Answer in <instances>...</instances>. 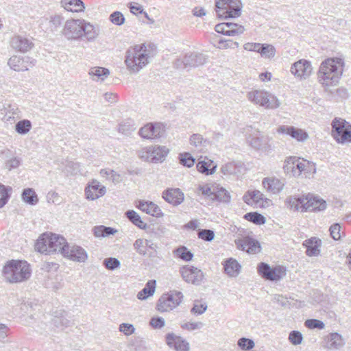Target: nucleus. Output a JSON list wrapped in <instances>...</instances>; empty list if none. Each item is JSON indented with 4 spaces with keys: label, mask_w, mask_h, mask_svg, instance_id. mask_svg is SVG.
<instances>
[{
    "label": "nucleus",
    "mask_w": 351,
    "mask_h": 351,
    "mask_svg": "<svg viewBox=\"0 0 351 351\" xmlns=\"http://www.w3.org/2000/svg\"><path fill=\"white\" fill-rule=\"evenodd\" d=\"M47 200L49 203L60 205L62 203V197L55 191H49L47 195Z\"/></svg>",
    "instance_id": "64"
},
{
    "label": "nucleus",
    "mask_w": 351,
    "mask_h": 351,
    "mask_svg": "<svg viewBox=\"0 0 351 351\" xmlns=\"http://www.w3.org/2000/svg\"><path fill=\"white\" fill-rule=\"evenodd\" d=\"M23 58L17 56H12L8 62L9 66L16 71H25V67L23 66Z\"/></svg>",
    "instance_id": "50"
},
{
    "label": "nucleus",
    "mask_w": 351,
    "mask_h": 351,
    "mask_svg": "<svg viewBox=\"0 0 351 351\" xmlns=\"http://www.w3.org/2000/svg\"><path fill=\"white\" fill-rule=\"evenodd\" d=\"M207 309L206 303H201L199 301H195L194 305L191 308V313L196 315L203 314Z\"/></svg>",
    "instance_id": "63"
},
{
    "label": "nucleus",
    "mask_w": 351,
    "mask_h": 351,
    "mask_svg": "<svg viewBox=\"0 0 351 351\" xmlns=\"http://www.w3.org/2000/svg\"><path fill=\"white\" fill-rule=\"evenodd\" d=\"M258 271L263 278L270 281H278L286 276V269L283 266L271 267L265 263L258 265Z\"/></svg>",
    "instance_id": "10"
},
{
    "label": "nucleus",
    "mask_w": 351,
    "mask_h": 351,
    "mask_svg": "<svg viewBox=\"0 0 351 351\" xmlns=\"http://www.w3.org/2000/svg\"><path fill=\"white\" fill-rule=\"evenodd\" d=\"M184 280L188 283L199 285L204 280V274L201 269L193 266L186 265L180 270Z\"/></svg>",
    "instance_id": "12"
},
{
    "label": "nucleus",
    "mask_w": 351,
    "mask_h": 351,
    "mask_svg": "<svg viewBox=\"0 0 351 351\" xmlns=\"http://www.w3.org/2000/svg\"><path fill=\"white\" fill-rule=\"evenodd\" d=\"M244 202L247 204L254 205L256 207H265L269 206L270 200L258 190L248 191L243 196Z\"/></svg>",
    "instance_id": "21"
},
{
    "label": "nucleus",
    "mask_w": 351,
    "mask_h": 351,
    "mask_svg": "<svg viewBox=\"0 0 351 351\" xmlns=\"http://www.w3.org/2000/svg\"><path fill=\"white\" fill-rule=\"evenodd\" d=\"M202 157L198 160L196 168L197 171L205 175H212L215 172L217 165L210 159L205 157L202 160Z\"/></svg>",
    "instance_id": "32"
},
{
    "label": "nucleus",
    "mask_w": 351,
    "mask_h": 351,
    "mask_svg": "<svg viewBox=\"0 0 351 351\" xmlns=\"http://www.w3.org/2000/svg\"><path fill=\"white\" fill-rule=\"evenodd\" d=\"M3 115L2 120L7 123H13L16 119H19L22 117V112L16 104L5 102L0 110Z\"/></svg>",
    "instance_id": "15"
},
{
    "label": "nucleus",
    "mask_w": 351,
    "mask_h": 351,
    "mask_svg": "<svg viewBox=\"0 0 351 351\" xmlns=\"http://www.w3.org/2000/svg\"><path fill=\"white\" fill-rule=\"evenodd\" d=\"M310 164L308 161L300 158H289L287 160V170L291 169L294 176H300L302 172L308 171Z\"/></svg>",
    "instance_id": "25"
},
{
    "label": "nucleus",
    "mask_w": 351,
    "mask_h": 351,
    "mask_svg": "<svg viewBox=\"0 0 351 351\" xmlns=\"http://www.w3.org/2000/svg\"><path fill=\"white\" fill-rule=\"evenodd\" d=\"M88 74L93 80L104 81L110 75V71L104 67L95 66L90 69Z\"/></svg>",
    "instance_id": "39"
},
{
    "label": "nucleus",
    "mask_w": 351,
    "mask_h": 351,
    "mask_svg": "<svg viewBox=\"0 0 351 351\" xmlns=\"http://www.w3.org/2000/svg\"><path fill=\"white\" fill-rule=\"evenodd\" d=\"M215 188V185H201L198 187V191L201 192L202 195L213 200Z\"/></svg>",
    "instance_id": "57"
},
{
    "label": "nucleus",
    "mask_w": 351,
    "mask_h": 351,
    "mask_svg": "<svg viewBox=\"0 0 351 351\" xmlns=\"http://www.w3.org/2000/svg\"><path fill=\"white\" fill-rule=\"evenodd\" d=\"M10 43L14 50L21 53H26L34 46L32 39L22 35H14L12 37Z\"/></svg>",
    "instance_id": "18"
},
{
    "label": "nucleus",
    "mask_w": 351,
    "mask_h": 351,
    "mask_svg": "<svg viewBox=\"0 0 351 351\" xmlns=\"http://www.w3.org/2000/svg\"><path fill=\"white\" fill-rule=\"evenodd\" d=\"M32 271L29 265L25 261L11 260L3 269L5 280L10 283L22 282L28 280Z\"/></svg>",
    "instance_id": "3"
},
{
    "label": "nucleus",
    "mask_w": 351,
    "mask_h": 351,
    "mask_svg": "<svg viewBox=\"0 0 351 351\" xmlns=\"http://www.w3.org/2000/svg\"><path fill=\"white\" fill-rule=\"evenodd\" d=\"M120 264V261L116 258H108L104 261V265L110 270H114L119 267Z\"/></svg>",
    "instance_id": "61"
},
{
    "label": "nucleus",
    "mask_w": 351,
    "mask_h": 351,
    "mask_svg": "<svg viewBox=\"0 0 351 351\" xmlns=\"http://www.w3.org/2000/svg\"><path fill=\"white\" fill-rule=\"evenodd\" d=\"M303 245L306 248V254L308 256H317L320 254L322 241L316 237H311L304 241Z\"/></svg>",
    "instance_id": "31"
},
{
    "label": "nucleus",
    "mask_w": 351,
    "mask_h": 351,
    "mask_svg": "<svg viewBox=\"0 0 351 351\" xmlns=\"http://www.w3.org/2000/svg\"><path fill=\"white\" fill-rule=\"evenodd\" d=\"M156 47L153 43L136 45L125 52V64L131 73H138L155 56Z\"/></svg>",
    "instance_id": "1"
},
{
    "label": "nucleus",
    "mask_w": 351,
    "mask_h": 351,
    "mask_svg": "<svg viewBox=\"0 0 351 351\" xmlns=\"http://www.w3.org/2000/svg\"><path fill=\"white\" fill-rule=\"evenodd\" d=\"M156 280H150L146 284L145 287L138 293L137 298L140 300H144L153 295L156 289Z\"/></svg>",
    "instance_id": "40"
},
{
    "label": "nucleus",
    "mask_w": 351,
    "mask_h": 351,
    "mask_svg": "<svg viewBox=\"0 0 351 351\" xmlns=\"http://www.w3.org/2000/svg\"><path fill=\"white\" fill-rule=\"evenodd\" d=\"M137 206L143 212L156 217L162 215L159 206L152 202L139 201Z\"/></svg>",
    "instance_id": "33"
},
{
    "label": "nucleus",
    "mask_w": 351,
    "mask_h": 351,
    "mask_svg": "<svg viewBox=\"0 0 351 351\" xmlns=\"http://www.w3.org/2000/svg\"><path fill=\"white\" fill-rule=\"evenodd\" d=\"M165 127L160 123H147L142 127L139 131V135L146 139H155L162 136L165 134Z\"/></svg>",
    "instance_id": "14"
},
{
    "label": "nucleus",
    "mask_w": 351,
    "mask_h": 351,
    "mask_svg": "<svg viewBox=\"0 0 351 351\" xmlns=\"http://www.w3.org/2000/svg\"><path fill=\"white\" fill-rule=\"evenodd\" d=\"M234 242L238 249L248 253H255L260 248L259 243L249 237L235 239Z\"/></svg>",
    "instance_id": "27"
},
{
    "label": "nucleus",
    "mask_w": 351,
    "mask_h": 351,
    "mask_svg": "<svg viewBox=\"0 0 351 351\" xmlns=\"http://www.w3.org/2000/svg\"><path fill=\"white\" fill-rule=\"evenodd\" d=\"M190 145L199 148L206 145V140L200 134H193L189 138Z\"/></svg>",
    "instance_id": "53"
},
{
    "label": "nucleus",
    "mask_w": 351,
    "mask_h": 351,
    "mask_svg": "<svg viewBox=\"0 0 351 351\" xmlns=\"http://www.w3.org/2000/svg\"><path fill=\"white\" fill-rule=\"evenodd\" d=\"M0 157L4 160V169L9 171L18 168L22 162L21 158L16 156L15 153L9 149L1 150Z\"/></svg>",
    "instance_id": "20"
},
{
    "label": "nucleus",
    "mask_w": 351,
    "mask_h": 351,
    "mask_svg": "<svg viewBox=\"0 0 351 351\" xmlns=\"http://www.w3.org/2000/svg\"><path fill=\"white\" fill-rule=\"evenodd\" d=\"M247 98L254 104L262 106L265 109H276L280 105V102L276 97L263 90H254L247 93Z\"/></svg>",
    "instance_id": "4"
},
{
    "label": "nucleus",
    "mask_w": 351,
    "mask_h": 351,
    "mask_svg": "<svg viewBox=\"0 0 351 351\" xmlns=\"http://www.w3.org/2000/svg\"><path fill=\"white\" fill-rule=\"evenodd\" d=\"M178 159L182 166L189 168L193 167L195 162V159L189 152L180 153Z\"/></svg>",
    "instance_id": "51"
},
{
    "label": "nucleus",
    "mask_w": 351,
    "mask_h": 351,
    "mask_svg": "<svg viewBox=\"0 0 351 351\" xmlns=\"http://www.w3.org/2000/svg\"><path fill=\"white\" fill-rule=\"evenodd\" d=\"M271 138L264 135L260 131H256L252 135H250L247 139L250 145L255 149L267 152L271 149Z\"/></svg>",
    "instance_id": "13"
},
{
    "label": "nucleus",
    "mask_w": 351,
    "mask_h": 351,
    "mask_svg": "<svg viewBox=\"0 0 351 351\" xmlns=\"http://www.w3.org/2000/svg\"><path fill=\"white\" fill-rule=\"evenodd\" d=\"M169 149L165 146H150L145 147L138 151V156L145 161L152 162H162Z\"/></svg>",
    "instance_id": "8"
},
{
    "label": "nucleus",
    "mask_w": 351,
    "mask_h": 351,
    "mask_svg": "<svg viewBox=\"0 0 351 351\" xmlns=\"http://www.w3.org/2000/svg\"><path fill=\"white\" fill-rule=\"evenodd\" d=\"M93 234L96 237H106L114 234L117 230L111 227L105 226H97L93 229Z\"/></svg>",
    "instance_id": "43"
},
{
    "label": "nucleus",
    "mask_w": 351,
    "mask_h": 351,
    "mask_svg": "<svg viewBox=\"0 0 351 351\" xmlns=\"http://www.w3.org/2000/svg\"><path fill=\"white\" fill-rule=\"evenodd\" d=\"M136 126L132 120H126L119 125L118 131L124 135H130L135 130Z\"/></svg>",
    "instance_id": "49"
},
{
    "label": "nucleus",
    "mask_w": 351,
    "mask_h": 351,
    "mask_svg": "<svg viewBox=\"0 0 351 351\" xmlns=\"http://www.w3.org/2000/svg\"><path fill=\"white\" fill-rule=\"evenodd\" d=\"M49 253L58 252L62 255L68 245L66 239L58 234L49 233Z\"/></svg>",
    "instance_id": "24"
},
{
    "label": "nucleus",
    "mask_w": 351,
    "mask_h": 351,
    "mask_svg": "<svg viewBox=\"0 0 351 351\" xmlns=\"http://www.w3.org/2000/svg\"><path fill=\"white\" fill-rule=\"evenodd\" d=\"M237 345L243 350H249L254 347V342L252 339L242 337L238 340Z\"/></svg>",
    "instance_id": "58"
},
{
    "label": "nucleus",
    "mask_w": 351,
    "mask_h": 351,
    "mask_svg": "<svg viewBox=\"0 0 351 351\" xmlns=\"http://www.w3.org/2000/svg\"><path fill=\"white\" fill-rule=\"evenodd\" d=\"M82 23L84 19L67 20L62 29L63 36L69 40H82Z\"/></svg>",
    "instance_id": "11"
},
{
    "label": "nucleus",
    "mask_w": 351,
    "mask_h": 351,
    "mask_svg": "<svg viewBox=\"0 0 351 351\" xmlns=\"http://www.w3.org/2000/svg\"><path fill=\"white\" fill-rule=\"evenodd\" d=\"M241 5L240 0H216L215 11L219 18H234L241 14Z\"/></svg>",
    "instance_id": "6"
},
{
    "label": "nucleus",
    "mask_w": 351,
    "mask_h": 351,
    "mask_svg": "<svg viewBox=\"0 0 351 351\" xmlns=\"http://www.w3.org/2000/svg\"><path fill=\"white\" fill-rule=\"evenodd\" d=\"M164 200L173 206L176 205V189L169 188L162 192Z\"/></svg>",
    "instance_id": "56"
},
{
    "label": "nucleus",
    "mask_w": 351,
    "mask_h": 351,
    "mask_svg": "<svg viewBox=\"0 0 351 351\" xmlns=\"http://www.w3.org/2000/svg\"><path fill=\"white\" fill-rule=\"evenodd\" d=\"M343 60L341 58H328L320 64L317 72L319 82L325 86H336L342 75Z\"/></svg>",
    "instance_id": "2"
},
{
    "label": "nucleus",
    "mask_w": 351,
    "mask_h": 351,
    "mask_svg": "<svg viewBox=\"0 0 351 351\" xmlns=\"http://www.w3.org/2000/svg\"><path fill=\"white\" fill-rule=\"evenodd\" d=\"M32 128V122L28 119L20 120L15 124V131L21 135L27 134Z\"/></svg>",
    "instance_id": "45"
},
{
    "label": "nucleus",
    "mask_w": 351,
    "mask_h": 351,
    "mask_svg": "<svg viewBox=\"0 0 351 351\" xmlns=\"http://www.w3.org/2000/svg\"><path fill=\"white\" fill-rule=\"evenodd\" d=\"M48 240H49V234H43L36 241L35 250L42 254H49V243H48Z\"/></svg>",
    "instance_id": "38"
},
{
    "label": "nucleus",
    "mask_w": 351,
    "mask_h": 351,
    "mask_svg": "<svg viewBox=\"0 0 351 351\" xmlns=\"http://www.w3.org/2000/svg\"><path fill=\"white\" fill-rule=\"evenodd\" d=\"M277 132L289 135L299 142H304L308 138V134L305 130L291 125H280L277 128Z\"/></svg>",
    "instance_id": "19"
},
{
    "label": "nucleus",
    "mask_w": 351,
    "mask_h": 351,
    "mask_svg": "<svg viewBox=\"0 0 351 351\" xmlns=\"http://www.w3.org/2000/svg\"><path fill=\"white\" fill-rule=\"evenodd\" d=\"M197 236L205 241H211L215 238V232L208 229H200L198 230Z\"/></svg>",
    "instance_id": "59"
},
{
    "label": "nucleus",
    "mask_w": 351,
    "mask_h": 351,
    "mask_svg": "<svg viewBox=\"0 0 351 351\" xmlns=\"http://www.w3.org/2000/svg\"><path fill=\"white\" fill-rule=\"evenodd\" d=\"M290 71L295 77L300 80L306 79L312 73L311 64L306 60H300L291 65Z\"/></svg>",
    "instance_id": "16"
},
{
    "label": "nucleus",
    "mask_w": 351,
    "mask_h": 351,
    "mask_svg": "<svg viewBox=\"0 0 351 351\" xmlns=\"http://www.w3.org/2000/svg\"><path fill=\"white\" fill-rule=\"evenodd\" d=\"M332 136L339 143L351 142V125L341 118H335L332 122Z\"/></svg>",
    "instance_id": "7"
},
{
    "label": "nucleus",
    "mask_w": 351,
    "mask_h": 351,
    "mask_svg": "<svg viewBox=\"0 0 351 351\" xmlns=\"http://www.w3.org/2000/svg\"><path fill=\"white\" fill-rule=\"evenodd\" d=\"M344 344L341 335L337 332L331 333L327 337L326 346L330 350H339Z\"/></svg>",
    "instance_id": "36"
},
{
    "label": "nucleus",
    "mask_w": 351,
    "mask_h": 351,
    "mask_svg": "<svg viewBox=\"0 0 351 351\" xmlns=\"http://www.w3.org/2000/svg\"><path fill=\"white\" fill-rule=\"evenodd\" d=\"M125 215L128 217V219L135 226H138L141 229H145L146 228L147 224L142 221L141 217L134 210H128L125 213Z\"/></svg>",
    "instance_id": "46"
},
{
    "label": "nucleus",
    "mask_w": 351,
    "mask_h": 351,
    "mask_svg": "<svg viewBox=\"0 0 351 351\" xmlns=\"http://www.w3.org/2000/svg\"><path fill=\"white\" fill-rule=\"evenodd\" d=\"M215 189L213 200L223 202H228L230 201V196L229 193L225 189L220 187L219 185H215Z\"/></svg>",
    "instance_id": "47"
},
{
    "label": "nucleus",
    "mask_w": 351,
    "mask_h": 351,
    "mask_svg": "<svg viewBox=\"0 0 351 351\" xmlns=\"http://www.w3.org/2000/svg\"><path fill=\"white\" fill-rule=\"evenodd\" d=\"M242 164L240 162H230L221 167V171L223 175H235L241 173Z\"/></svg>",
    "instance_id": "41"
},
{
    "label": "nucleus",
    "mask_w": 351,
    "mask_h": 351,
    "mask_svg": "<svg viewBox=\"0 0 351 351\" xmlns=\"http://www.w3.org/2000/svg\"><path fill=\"white\" fill-rule=\"evenodd\" d=\"M12 189L0 183V208H3L11 197Z\"/></svg>",
    "instance_id": "48"
},
{
    "label": "nucleus",
    "mask_w": 351,
    "mask_h": 351,
    "mask_svg": "<svg viewBox=\"0 0 351 351\" xmlns=\"http://www.w3.org/2000/svg\"><path fill=\"white\" fill-rule=\"evenodd\" d=\"M215 31L229 36L240 35L245 31L242 25L232 23H223L215 26Z\"/></svg>",
    "instance_id": "23"
},
{
    "label": "nucleus",
    "mask_w": 351,
    "mask_h": 351,
    "mask_svg": "<svg viewBox=\"0 0 351 351\" xmlns=\"http://www.w3.org/2000/svg\"><path fill=\"white\" fill-rule=\"evenodd\" d=\"M82 39L84 38L86 42L95 41L99 35V28L90 22L84 20L82 23Z\"/></svg>",
    "instance_id": "28"
},
{
    "label": "nucleus",
    "mask_w": 351,
    "mask_h": 351,
    "mask_svg": "<svg viewBox=\"0 0 351 351\" xmlns=\"http://www.w3.org/2000/svg\"><path fill=\"white\" fill-rule=\"evenodd\" d=\"M62 256L73 261L84 263L88 258V254L85 250L76 245L68 243Z\"/></svg>",
    "instance_id": "17"
},
{
    "label": "nucleus",
    "mask_w": 351,
    "mask_h": 351,
    "mask_svg": "<svg viewBox=\"0 0 351 351\" xmlns=\"http://www.w3.org/2000/svg\"><path fill=\"white\" fill-rule=\"evenodd\" d=\"M326 202L317 196H306L305 211H321L326 208Z\"/></svg>",
    "instance_id": "29"
},
{
    "label": "nucleus",
    "mask_w": 351,
    "mask_h": 351,
    "mask_svg": "<svg viewBox=\"0 0 351 351\" xmlns=\"http://www.w3.org/2000/svg\"><path fill=\"white\" fill-rule=\"evenodd\" d=\"M48 240H49V234H43L36 241L35 250L42 254H49V243H48Z\"/></svg>",
    "instance_id": "37"
},
{
    "label": "nucleus",
    "mask_w": 351,
    "mask_h": 351,
    "mask_svg": "<svg viewBox=\"0 0 351 351\" xmlns=\"http://www.w3.org/2000/svg\"><path fill=\"white\" fill-rule=\"evenodd\" d=\"M71 321L66 318L64 311H57L48 324L41 323L38 331L40 333L50 335L64 330L70 326Z\"/></svg>",
    "instance_id": "5"
},
{
    "label": "nucleus",
    "mask_w": 351,
    "mask_h": 351,
    "mask_svg": "<svg viewBox=\"0 0 351 351\" xmlns=\"http://www.w3.org/2000/svg\"><path fill=\"white\" fill-rule=\"evenodd\" d=\"M262 184L267 191L272 194L279 193L285 186L284 181L275 177L265 178Z\"/></svg>",
    "instance_id": "26"
},
{
    "label": "nucleus",
    "mask_w": 351,
    "mask_h": 351,
    "mask_svg": "<svg viewBox=\"0 0 351 351\" xmlns=\"http://www.w3.org/2000/svg\"><path fill=\"white\" fill-rule=\"evenodd\" d=\"M22 199L25 202L30 205H35L38 202V196L34 190L32 188H27L23 190Z\"/></svg>",
    "instance_id": "44"
},
{
    "label": "nucleus",
    "mask_w": 351,
    "mask_h": 351,
    "mask_svg": "<svg viewBox=\"0 0 351 351\" xmlns=\"http://www.w3.org/2000/svg\"><path fill=\"white\" fill-rule=\"evenodd\" d=\"M240 268L239 263L233 258H229L224 263L225 272L229 276H237L239 273Z\"/></svg>",
    "instance_id": "42"
},
{
    "label": "nucleus",
    "mask_w": 351,
    "mask_h": 351,
    "mask_svg": "<svg viewBox=\"0 0 351 351\" xmlns=\"http://www.w3.org/2000/svg\"><path fill=\"white\" fill-rule=\"evenodd\" d=\"M206 60L207 56L204 53L195 51L186 52L180 59H177V68L182 66L184 69H190L203 65Z\"/></svg>",
    "instance_id": "9"
},
{
    "label": "nucleus",
    "mask_w": 351,
    "mask_h": 351,
    "mask_svg": "<svg viewBox=\"0 0 351 351\" xmlns=\"http://www.w3.org/2000/svg\"><path fill=\"white\" fill-rule=\"evenodd\" d=\"M306 197L289 196L285 200L288 208L294 210L305 211Z\"/></svg>",
    "instance_id": "34"
},
{
    "label": "nucleus",
    "mask_w": 351,
    "mask_h": 351,
    "mask_svg": "<svg viewBox=\"0 0 351 351\" xmlns=\"http://www.w3.org/2000/svg\"><path fill=\"white\" fill-rule=\"evenodd\" d=\"M244 218L256 225H262L265 223V218L263 215L258 213H247L245 215Z\"/></svg>",
    "instance_id": "52"
},
{
    "label": "nucleus",
    "mask_w": 351,
    "mask_h": 351,
    "mask_svg": "<svg viewBox=\"0 0 351 351\" xmlns=\"http://www.w3.org/2000/svg\"><path fill=\"white\" fill-rule=\"evenodd\" d=\"M175 304L172 294L164 293L158 300L156 307L160 312H169L174 308Z\"/></svg>",
    "instance_id": "30"
},
{
    "label": "nucleus",
    "mask_w": 351,
    "mask_h": 351,
    "mask_svg": "<svg viewBox=\"0 0 351 351\" xmlns=\"http://www.w3.org/2000/svg\"><path fill=\"white\" fill-rule=\"evenodd\" d=\"M276 49L274 46L269 44H262L259 53L266 58L274 57Z\"/></svg>",
    "instance_id": "55"
},
{
    "label": "nucleus",
    "mask_w": 351,
    "mask_h": 351,
    "mask_svg": "<svg viewBox=\"0 0 351 351\" xmlns=\"http://www.w3.org/2000/svg\"><path fill=\"white\" fill-rule=\"evenodd\" d=\"M177 257L183 261H190L193 257V254L185 246L177 247Z\"/></svg>",
    "instance_id": "54"
},
{
    "label": "nucleus",
    "mask_w": 351,
    "mask_h": 351,
    "mask_svg": "<svg viewBox=\"0 0 351 351\" xmlns=\"http://www.w3.org/2000/svg\"><path fill=\"white\" fill-rule=\"evenodd\" d=\"M61 6L68 12H84L85 5L82 0H61Z\"/></svg>",
    "instance_id": "35"
},
{
    "label": "nucleus",
    "mask_w": 351,
    "mask_h": 351,
    "mask_svg": "<svg viewBox=\"0 0 351 351\" xmlns=\"http://www.w3.org/2000/svg\"><path fill=\"white\" fill-rule=\"evenodd\" d=\"M106 191L104 186H102L97 180H93L86 187L85 195L86 199L95 200L104 195Z\"/></svg>",
    "instance_id": "22"
},
{
    "label": "nucleus",
    "mask_w": 351,
    "mask_h": 351,
    "mask_svg": "<svg viewBox=\"0 0 351 351\" xmlns=\"http://www.w3.org/2000/svg\"><path fill=\"white\" fill-rule=\"evenodd\" d=\"M110 20L113 24L121 25L123 24L125 18L121 12L116 11L110 15Z\"/></svg>",
    "instance_id": "62"
},
{
    "label": "nucleus",
    "mask_w": 351,
    "mask_h": 351,
    "mask_svg": "<svg viewBox=\"0 0 351 351\" xmlns=\"http://www.w3.org/2000/svg\"><path fill=\"white\" fill-rule=\"evenodd\" d=\"M304 325L306 327L310 329L318 328L323 329L325 326L323 322L316 319H310L306 320Z\"/></svg>",
    "instance_id": "60"
}]
</instances>
